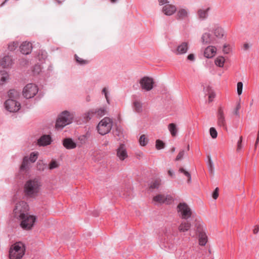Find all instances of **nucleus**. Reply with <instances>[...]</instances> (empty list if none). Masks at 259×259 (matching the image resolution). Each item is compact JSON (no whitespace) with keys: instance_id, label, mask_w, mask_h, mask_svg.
I'll return each mask as SVG.
<instances>
[{"instance_id":"nucleus-1","label":"nucleus","mask_w":259,"mask_h":259,"mask_svg":"<svg viewBox=\"0 0 259 259\" xmlns=\"http://www.w3.org/2000/svg\"><path fill=\"white\" fill-rule=\"evenodd\" d=\"M41 186V182L38 179L28 180L26 182L24 187L25 195L28 197L35 198L38 195Z\"/></svg>"},{"instance_id":"nucleus-2","label":"nucleus","mask_w":259,"mask_h":259,"mask_svg":"<svg viewBox=\"0 0 259 259\" xmlns=\"http://www.w3.org/2000/svg\"><path fill=\"white\" fill-rule=\"evenodd\" d=\"M26 246L24 243L18 241L13 244L10 247L9 257L10 259H21L24 256Z\"/></svg>"},{"instance_id":"nucleus-3","label":"nucleus","mask_w":259,"mask_h":259,"mask_svg":"<svg viewBox=\"0 0 259 259\" xmlns=\"http://www.w3.org/2000/svg\"><path fill=\"white\" fill-rule=\"evenodd\" d=\"M29 211V207L28 204L24 201H21L17 203L13 209V217L17 221L27 215Z\"/></svg>"},{"instance_id":"nucleus-4","label":"nucleus","mask_w":259,"mask_h":259,"mask_svg":"<svg viewBox=\"0 0 259 259\" xmlns=\"http://www.w3.org/2000/svg\"><path fill=\"white\" fill-rule=\"evenodd\" d=\"M29 211V207L28 204L24 201H21L17 203L13 209V217L17 221L27 215Z\"/></svg>"},{"instance_id":"nucleus-5","label":"nucleus","mask_w":259,"mask_h":259,"mask_svg":"<svg viewBox=\"0 0 259 259\" xmlns=\"http://www.w3.org/2000/svg\"><path fill=\"white\" fill-rule=\"evenodd\" d=\"M37 220V217L28 213L18 221L20 227L24 230L30 231L34 227Z\"/></svg>"},{"instance_id":"nucleus-6","label":"nucleus","mask_w":259,"mask_h":259,"mask_svg":"<svg viewBox=\"0 0 259 259\" xmlns=\"http://www.w3.org/2000/svg\"><path fill=\"white\" fill-rule=\"evenodd\" d=\"M73 117V115L67 111L62 112L57 119L56 128L58 130H62L64 126L72 122Z\"/></svg>"},{"instance_id":"nucleus-7","label":"nucleus","mask_w":259,"mask_h":259,"mask_svg":"<svg viewBox=\"0 0 259 259\" xmlns=\"http://www.w3.org/2000/svg\"><path fill=\"white\" fill-rule=\"evenodd\" d=\"M112 125V119L109 117H104L98 123L97 129L99 134L105 135L110 132Z\"/></svg>"},{"instance_id":"nucleus-8","label":"nucleus","mask_w":259,"mask_h":259,"mask_svg":"<svg viewBox=\"0 0 259 259\" xmlns=\"http://www.w3.org/2000/svg\"><path fill=\"white\" fill-rule=\"evenodd\" d=\"M227 110L225 106L220 105L217 109L216 116L217 125L220 127L227 130L226 115Z\"/></svg>"},{"instance_id":"nucleus-9","label":"nucleus","mask_w":259,"mask_h":259,"mask_svg":"<svg viewBox=\"0 0 259 259\" xmlns=\"http://www.w3.org/2000/svg\"><path fill=\"white\" fill-rule=\"evenodd\" d=\"M177 212L182 219L188 220L192 215V211L189 206L185 202H180L177 207Z\"/></svg>"},{"instance_id":"nucleus-10","label":"nucleus","mask_w":259,"mask_h":259,"mask_svg":"<svg viewBox=\"0 0 259 259\" xmlns=\"http://www.w3.org/2000/svg\"><path fill=\"white\" fill-rule=\"evenodd\" d=\"M38 91V88L35 84L28 83L23 89V95L27 99L31 98L37 93Z\"/></svg>"},{"instance_id":"nucleus-11","label":"nucleus","mask_w":259,"mask_h":259,"mask_svg":"<svg viewBox=\"0 0 259 259\" xmlns=\"http://www.w3.org/2000/svg\"><path fill=\"white\" fill-rule=\"evenodd\" d=\"M5 106L8 111L16 112L20 109V104L14 99H9L5 102Z\"/></svg>"},{"instance_id":"nucleus-12","label":"nucleus","mask_w":259,"mask_h":259,"mask_svg":"<svg viewBox=\"0 0 259 259\" xmlns=\"http://www.w3.org/2000/svg\"><path fill=\"white\" fill-rule=\"evenodd\" d=\"M139 82L141 88L146 91L151 90L153 87V80L149 77L145 76L142 78Z\"/></svg>"},{"instance_id":"nucleus-13","label":"nucleus","mask_w":259,"mask_h":259,"mask_svg":"<svg viewBox=\"0 0 259 259\" xmlns=\"http://www.w3.org/2000/svg\"><path fill=\"white\" fill-rule=\"evenodd\" d=\"M189 48L188 42H182L178 46L171 51L177 55H181L186 54Z\"/></svg>"},{"instance_id":"nucleus-14","label":"nucleus","mask_w":259,"mask_h":259,"mask_svg":"<svg viewBox=\"0 0 259 259\" xmlns=\"http://www.w3.org/2000/svg\"><path fill=\"white\" fill-rule=\"evenodd\" d=\"M153 201L159 203L169 204L172 200V198L170 195L158 194L153 197Z\"/></svg>"},{"instance_id":"nucleus-15","label":"nucleus","mask_w":259,"mask_h":259,"mask_svg":"<svg viewBox=\"0 0 259 259\" xmlns=\"http://www.w3.org/2000/svg\"><path fill=\"white\" fill-rule=\"evenodd\" d=\"M13 64V60L10 56L6 55L0 57V65L3 68L11 67Z\"/></svg>"},{"instance_id":"nucleus-16","label":"nucleus","mask_w":259,"mask_h":259,"mask_svg":"<svg viewBox=\"0 0 259 259\" xmlns=\"http://www.w3.org/2000/svg\"><path fill=\"white\" fill-rule=\"evenodd\" d=\"M217 49L215 47L209 46L204 51V56L207 58H212L217 54Z\"/></svg>"},{"instance_id":"nucleus-17","label":"nucleus","mask_w":259,"mask_h":259,"mask_svg":"<svg viewBox=\"0 0 259 259\" xmlns=\"http://www.w3.org/2000/svg\"><path fill=\"white\" fill-rule=\"evenodd\" d=\"M63 145L67 149H73L77 146V143L71 138H65L63 141Z\"/></svg>"},{"instance_id":"nucleus-18","label":"nucleus","mask_w":259,"mask_h":259,"mask_svg":"<svg viewBox=\"0 0 259 259\" xmlns=\"http://www.w3.org/2000/svg\"><path fill=\"white\" fill-rule=\"evenodd\" d=\"M32 49V44L29 42H23L20 46V50L23 54L27 55L31 53Z\"/></svg>"},{"instance_id":"nucleus-19","label":"nucleus","mask_w":259,"mask_h":259,"mask_svg":"<svg viewBox=\"0 0 259 259\" xmlns=\"http://www.w3.org/2000/svg\"><path fill=\"white\" fill-rule=\"evenodd\" d=\"M214 41V37L209 32L204 33L201 37V42L203 45H207Z\"/></svg>"},{"instance_id":"nucleus-20","label":"nucleus","mask_w":259,"mask_h":259,"mask_svg":"<svg viewBox=\"0 0 259 259\" xmlns=\"http://www.w3.org/2000/svg\"><path fill=\"white\" fill-rule=\"evenodd\" d=\"M117 156L121 160H124L127 157V153L125 146L123 144L120 145L117 149Z\"/></svg>"},{"instance_id":"nucleus-21","label":"nucleus","mask_w":259,"mask_h":259,"mask_svg":"<svg viewBox=\"0 0 259 259\" xmlns=\"http://www.w3.org/2000/svg\"><path fill=\"white\" fill-rule=\"evenodd\" d=\"M177 9L175 6L171 4H166L162 8L163 13L167 16H170L176 12Z\"/></svg>"},{"instance_id":"nucleus-22","label":"nucleus","mask_w":259,"mask_h":259,"mask_svg":"<svg viewBox=\"0 0 259 259\" xmlns=\"http://www.w3.org/2000/svg\"><path fill=\"white\" fill-rule=\"evenodd\" d=\"M51 137L49 135H43L37 141V144L39 146H47L51 143Z\"/></svg>"},{"instance_id":"nucleus-23","label":"nucleus","mask_w":259,"mask_h":259,"mask_svg":"<svg viewBox=\"0 0 259 259\" xmlns=\"http://www.w3.org/2000/svg\"><path fill=\"white\" fill-rule=\"evenodd\" d=\"M191 226V223L187 220H185L181 223L178 227V230L180 232H185L190 229Z\"/></svg>"},{"instance_id":"nucleus-24","label":"nucleus","mask_w":259,"mask_h":259,"mask_svg":"<svg viewBox=\"0 0 259 259\" xmlns=\"http://www.w3.org/2000/svg\"><path fill=\"white\" fill-rule=\"evenodd\" d=\"M90 137V133L88 132L85 134L79 136L78 137V144L77 146L80 147L82 145H84L87 142Z\"/></svg>"},{"instance_id":"nucleus-25","label":"nucleus","mask_w":259,"mask_h":259,"mask_svg":"<svg viewBox=\"0 0 259 259\" xmlns=\"http://www.w3.org/2000/svg\"><path fill=\"white\" fill-rule=\"evenodd\" d=\"M30 167V162L28 160V157L25 156L23 158L22 163L20 166V170L21 172H26Z\"/></svg>"},{"instance_id":"nucleus-26","label":"nucleus","mask_w":259,"mask_h":259,"mask_svg":"<svg viewBox=\"0 0 259 259\" xmlns=\"http://www.w3.org/2000/svg\"><path fill=\"white\" fill-rule=\"evenodd\" d=\"M134 110L137 113H142L143 111V106L141 102L138 100L134 101L133 103Z\"/></svg>"},{"instance_id":"nucleus-27","label":"nucleus","mask_w":259,"mask_h":259,"mask_svg":"<svg viewBox=\"0 0 259 259\" xmlns=\"http://www.w3.org/2000/svg\"><path fill=\"white\" fill-rule=\"evenodd\" d=\"M209 10V8L205 9H200L198 10L197 15L198 18L200 19L204 20L206 19L208 16V12Z\"/></svg>"},{"instance_id":"nucleus-28","label":"nucleus","mask_w":259,"mask_h":259,"mask_svg":"<svg viewBox=\"0 0 259 259\" xmlns=\"http://www.w3.org/2000/svg\"><path fill=\"white\" fill-rule=\"evenodd\" d=\"M107 112L106 108V107H101L100 108L94 109V113L95 115H96L97 117H101L105 115Z\"/></svg>"},{"instance_id":"nucleus-29","label":"nucleus","mask_w":259,"mask_h":259,"mask_svg":"<svg viewBox=\"0 0 259 259\" xmlns=\"http://www.w3.org/2000/svg\"><path fill=\"white\" fill-rule=\"evenodd\" d=\"M213 31L214 35L218 38H221L224 35V30L223 28L218 25L215 26Z\"/></svg>"},{"instance_id":"nucleus-30","label":"nucleus","mask_w":259,"mask_h":259,"mask_svg":"<svg viewBox=\"0 0 259 259\" xmlns=\"http://www.w3.org/2000/svg\"><path fill=\"white\" fill-rule=\"evenodd\" d=\"M9 78V75L4 70L0 71V84H3Z\"/></svg>"},{"instance_id":"nucleus-31","label":"nucleus","mask_w":259,"mask_h":259,"mask_svg":"<svg viewBox=\"0 0 259 259\" xmlns=\"http://www.w3.org/2000/svg\"><path fill=\"white\" fill-rule=\"evenodd\" d=\"M207 241V236L204 232H200L199 234V244L204 246Z\"/></svg>"},{"instance_id":"nucleus-32","label":"nucleus","mask_w":259,"mask_h":259,"mask_svg":"<svg viewBox=\"0 0 259 259\" xmlns=\"http://www.w3.org/2000/svg\"><path fill=\"white\" fill-rule=\"evenodd\" d=\"M188 16V12L186 10L182 9L178 11L177 15V19H184Z\"/></svg>"},{"instance_id":"nucleus-33","label":"nucleus","mask_w":259,"mask_h":259,"mask_svg":"<svg viewBox=\"0 0 259 259\" xmlns=\"http://www.w3.org/2000/svg\"><path fill=\"white\" fill-rule=\"evenodd\" d=\"M225 62V59L223 56H219L217 57L214 60L215 65L220 67L224 66Z\"/></svg>"},{"instance_id":"nucleus-34","label":"nucleus","mask_w":259,"mask_h":259,"mask_svg":"<svg viewBox=\"0 0 259 259\" xmlns=\"http://www.w3.org/2000/svg\"><path fill=\"white\" fill-rule=\"evenodd\" d=\"M206 95L208 96L209 102L212 101V99L215 97V94L209 87H206V89H204Z\"/></svg>"},{"instance_id":"nucleus-35","label":"nucleus","mask_w":259,"mask_h":259,"mask_svg":"<svg viewBox=\"0 0 259 259\" xmlns=\"http://www.w3.org/2000/svg\"><path fill=\"white\" fill-rule=\"evenodd\" d=\"M168 128L172 137H175L177 135L178 130L175 123H170L168 126Z\"/></svg>"},{"instance_id":"nucleus-36","label":"nucleus","mask_w":259,"mask_h":259,"mask_svg":"<svg viewBox=\"0 0 259 259\" xmlns=\"http://www.w3.org/2000/svg\"><path fill=\"white\" fill-rule=\"evenodd\" d=\"M95 114L94 113V109H91L88 112H85L83 115V118L87 121L90 120L91 119L92 117L94 116Z\"/></svg>"},{"instance_id":"nucleus-37","label":"nucleus","mask_w":259,"mask_h":259,"mask_svg":"<svg viewBox=\"0 0 259 259\" xmlns=\"http://www.w3.org/2000/svg\"><path fill=\"white\" fill-rule=\"evenodd\" d=\"M76 62L81 65H86L89 63V61L87 60H84L80 57H79L77 55H75L74 56Z\"/></svg>"},{"instance_id":"nucleus-38","label":"nucleus","mask_w":259,"mask_h":259,"mask_svg":"<svg viewBox=\"0 0 259 259\" xmlns=\"http://www.w3.org/2000/svg\"><path fill=\"white\" fill-rule=\"evenodd\" d=\"M179 171L181 173H183L186 177H187V182L188 183H190L191 181V176L190 174L186 171L184 168L181 167L179 169Z\"/></svg>"},{"instance_id":"nucleus-39","label":"nucleus","mask_w":259,"mask_h":259,"mask_svg":"<svg viewBox=\"0 0 259 259\" xmlns=\"http://www.w3.org/2000/svg\"><path fill=\"white\" fill-rule=\"evenodd\" d=\"M38 153L37 152H32L29 156L28 158V160H29L31 162H34L38 157Z\"/></svg>"},{"instance_id":"nucleus-40","label":"nucleus","mask_w":259,"mask_h":259,"mask_svg":"<svg viewBox=\"0 0 259 259\" xmlns=\"http://www.w3.org/2000/svg\"><path fill=\"white\" fill-rule=\"evenodd\" d=\"M161 180L160 179H156L152 182L150 185V188L152 189H157L160 185Z\"/></svg>"},{"instance_id":"nucleus-41","label":"nucleus","mask_w":259,"mask_h":259,"mask_svg":"<svg viewBox=\"0 0 259 259\" xmlns=\"http://www.w3.org/2000/svg\"><path fill=\"white\" fill-rule=\"evenodd\" d=\"M47 168V164L42 161H38L37 163V169L40 171H44Z\"/></svg>"},{"instance_id":"nucleus-42","label":"nucleus","mask_w":259,"mask_h":259,"mask_svg":"<svg viewBox=\"0 0 259 259\" xmlns=\"http://www.w3.org/2000/svg\"><path fill=\"white\" fill-rule=\"evenodd\" d=\"M18 45V41L12 42L9 44L8 49L11 51H14L17 48Z\"/></svg>"},{"instance_id":"nucleus-43","label":"nucleus","mask_w":259,"mask_h":259,"mask_svg":"<svg viewBox=\"0 0 259 259\" xmlns=\"http://www.w3.org/2000/svg\"><path fill=\"white\" fill-rule=\"evenodd\" d=\"M147 142L148 141L147 138H146V136L144 135H142V136H141L139 139L140 144L142 146H144L147 144Z\"/></svg>"},{"instance_id":"nucleus-44","label":"nucleus","mask_w":259,"mask_h":259,"mask_svg":"<svg viewBox=\"0 0 259 259\" xmlns=\"http://www.w3.org/2000/svg\"><path fill=\"white\" fill-rule=\"evenodd\" d=\"M59 163L55 160H52L49 165V168L51 170L58 167Z\"/></svg>"},{"instance_id":"nucleus-45","label":"nucleus","mask_w":259,"mask_h":259,"mask_svg":"<svg viewBox=\"0 0 259 259\" xmlns=\"http://www.w3.org/2000/svg\"><path fill=\"white\" fill-rule=\"evenodd\" d=\"M209 133L211 137L213 139H215L218 136V133L214 127H210L209 129Z\"/></svg>"},{"instance_id":"nucleus-46","label":"nucleus","mask_w":259,"mask_h":259,"mask_svg":"<svg viewBox=\"0 0 259 259\" xmlns=\"http://www.w3.org/2000/svg\"><path fill=\"white\" fill-rule=\"evenodd\" d=\"M164 147V143L160 140H157L156 141V147L157 149H161Z\"/></svg>"},{"instance_id":"nucleus-47","label":"nucleus","mask_w":259,"mask_h":259,"mask_svg":"<svg viewBox=\"0 0 259 259\" xmlns=\"http://www.w3.org/2000/svg\"><path fill=\"white\" fill-rule=\"evenodd\" d=\"M208 166L209 172L212 174L213 172V165L210 157H208Z\"/></svg>"},{"instance_id":"nucleus-48","label":"nucleus","mask_w":259,"mask_h":259,"mask_svg":"<svg viewBox=\"0 0 259 259\" xmlns=\"http://www.w3.org/2000/svg\"><path fill=\"white\" fill-rule=\"evenodd\" d=\"M231 51V47L229 45L225 44L223 46V51L225 54H229Z\"/></svg>"},{"instance_id":"nucleus-49","label":"nucleus","mask_w":259,"mask_h":259,"mask_svg":"<svg viewBox=\"0 0 259 259\" xmlns=\"http://www.w3.org/2000/svg\"><path fill=\"white\" fill-rule=\"evenodd\" d=\"M243 83L242 82H238L237 83V93L240 95L242 93Z\"/></svg>"},{"instance_id":"nucleus-50","label":"nucleus","mask_w":259,"mask_h":259,"mask_svg":"<svg viewBox=\"0 0 259 259\" xmlns=\"http://www.w3.org/2000/svg\"><path fill=\"white\" fill-rule=\"evenodd\" d=\"M185 154V151L184 150H181L178 154L176 160L178 161L182 159Z\"/></svg>"},{"instance_id":"nucleus-51","label":"nucleus","mask_w":259,"mask_h":259,"mask_svg":"<svg viewBox=\"0 0 259 259\" xmlns=\"http://www.w3.org/2000/svg\"><path fill=\"white\" fill-rule=\"evenodd\" d=\"M41 71V67L39 65H36L33 67V72L34 74H38Z\"/></svg>"},{"instance_id":"nucleus-52","label":"nucleus","mask_w":259,"mask_h":259,"mask_svg":"<svg viewBox=\"0 0 259 259\" xmlns=\"http://www.w3.org/2000/svg\"><path fill=\"white\" fill-rule=\"evenodd\" d=\"M242 137L241 136L239 138V141H238V143H237V151H239L240 150H241L242 148Z\"/></svg>"},{"instance_id":"nucleus-53","label":"nucleus","mask_w":259,"mask_h":259,"mask_svg":"<svg viewBox=\"0 0 259 259\" xmlns=\"http://www.w3.org/2000/svg\"><path fill=\"white\" fill-rule=\"evenodd\" d=\"M8 95L10 98H14L15 96L17 95V92L15 90H10Z\"/></svg>"},{"instance_id":"nucleus-54","label":"nucleus","mask_w":259,"mask_h":259,"mask_svg":"<svg viewBox=\"0 0 259 259\" xmlns=\"http://www.w3.org/2000/svg\"><path fill=\"white\" fill-rule=\"evenodd\" d=\"M102 93H103L105 95V98L106 99L107 102L109 104V99L108 95V92L107 89L106 88H103L102 90Z\"/></svg>"},{"instance_id":"nucleus-55","label":"nucleus","mask_w":259,"mask_h":259,"mask_svg":"<svg viewBox=\"0 0 259 259\" xmlns=\"http://www.w3.org/2000/svg\"><path fill=\"white\" fill-rule=\"evenodd\" d=\"M241 108V105L240 103L239 102L237 103L236 107L234 111V114L238 115H239V110Z\"/></svg>"},{"instance_id":"nucleus-56","label":"nucleus","mask_w":259,"mask_h":259,"mask_svg":"<svg viewBox=\"0 0 259 259\" xmlns=\"http://www.w3.org/2000/svg\"><path fill=\"white\" fill-rule=\"evenodd\" d=\"M219 196V188H216L212 193V197L213 199H216Z\"/></svg>"},{"instance_id":"nucleus-57","label":"nucleus","mask_w":259,"mask_h":259,"mask_svg":"<svg viewBox=\"0 0 259 259\" xmlns=\"http://www.w3.org/2000/svg\"><path fill=\"white\" fill-rule=\"evenodd\" d=\"M195 59V56L193 54H190L187 56V59L190 61H194Z\"/></svg>"},{"instance_id":"nucleus-58","label":"nucleus","mask_w":259,"mask_h":259,"mask_svg":"<svg viewBox=\"0 0 259 259\" xmlns=\"http://www.w3.org/2000/svg\"><path fill=\"white\" fill-rule=\"evenodd\" d=\"M196 227H197V231L199 233L200 232H201L202 226H201V224H196Z\"/></svg>"},{"instance_id":"nucleus-59","label":"nucleus","mask_w":259,"mask_h":259,"mask_svg":"<svg viewBox=\"0 0 259 259\" xmlns=\"http://www.w3.org/2000/svg\"><path fill=\"white\" fill-rule=\"evenodd\" d=\"M249 48H250V45L248 44L245 43L243 45V48L244 50L247 51V50L249 49Z\"/></svg>"},{"instance_id":"nucleus-60","label":"nucleus","mask_w":259,"mask_h":259,"mask_svg":"<svg viewBox=\"0 0 259 259\" xmlns=\"http://www.w3.org/2000/svg\"><path fill=\"white\" fill-rule=\"evenodd\" d=\"M258 142H259V128H258V131L257 132V138H256L255 143V148L256 147L258 143Z\"/></svg>"},{"instance_id":"nucleus-61","label":"nucleus","mask_w":259,"mask_h":259,"mask_svg":"<svg viewBox=\"0 0 259 259\" xmlns=\"http://www.w3.org/2000/svg\"><path fill=\"white\" fill-rule=\"evenodd\" d=\"M160 5L168 4L167 0H159Z\"/></svg>"},{"instance_id":"nucleus-62","label":"nucleus","mask_w":259,"mask_h":259,"mask_svg":"<svg viewBox=\"0 0 259 259\" xmlns=\"http://www.w3.org/2000/svg\"><path fill=\"white\" fill-rule=\"evenodd\" d=\"M259 228L257 226H255L253 230V232L254 234H257L258 232Z\"/></svg>"},{"instance_id":"nucleus-63","label":"nucleus","mask_w":259,"mask_h":259,"mask_svg":"<svg viewBox=\"0 0 259 259\" xmlns=\"http://www.w3.org/2000/svg\"><path fill=\"white\" fill-rule=\"evenodd\" d=\"M168 174L170 176H172L173 174L171 170H169L168 171Z\"/></svg>"},{"instance_id":"nucleus-64","label":"nucleus","mask_w":259,"mask_h":259,"mask_svg":"<svg viewBox=\"0 0 259 259\" xmlns=\"http://www.w3.org/2000/svg\"><path fill=\"white\" fill-rule=\"evenodd\" d=\"M175 150H176V148L175 147H172L171 149V152L173 153V152H174L175 151Z\"/></svg>"}]
</instances>
